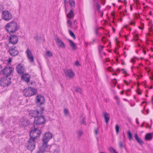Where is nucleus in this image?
Wrapping results in <instances>:
<instances>
[{"label": "nucleus", "mask_w": 153, "mask_h": 153, "mask_svg": "<svg viewBox=\"0 0 153 153\" xmlns=\"http://www.w3.org/2000/svg\"><path fill=\"white\" fill-rule=\"evenodd\" d=\"M20 28V26L17 22L12 21L7 23L5 26V29L11 35L15 33Z\"/></svg>", "instance_id": "obj_1"}, {"label": "nucleus", "mask_w": 153, "mask_h": 153, "mask_svg": "<svg viewBox=\"0 0 153 153\" xmlns=\"http://www.w3.org/2000/svg\"><path fill=\"white\" fill-rule=\"evenodd\" d=\"M52 138V134L51 133L48 132L45 134L42 139L43 145L40 149H43L44 150L49 149V146L47 145V143L48 141Z\"/></svg>", "instance_id": "obj_2"}, {"label": "nucleus", "mask_w": 153, "mask_h": 153, "mask_svg": "<svg viewBox=\"0 0 153 153\" xmlns=\"http://www.w3.org/2000/svg\"><path fill=\"white\" fill-rule=\"evenodd\" d=\"M40 131L34 126L32 128L31 130L30 133V138L35 140L41 134Z\"/></svg>", "instance_id": "obj_3"}, {"label": "nucleus", "mask_w": 153, "mask_h": 153, "mask_svg": "<svg viewBox=\"0 0 153 153\" xmlns=\"http://www.w3.org/2000/svg\"><path fill=\"white\" fill-rule=\"evenodd\" d=\"M14 71V68L9 66H6L2 70V74L5 76L9 77L13 74Z\"/></svg>", "instance_id": "obj_4"}, {"label": "nucleus", "mask_w": 153, "mask_h": 153, "mask_svg": "<svg viewBox=\"0 0 153 153\" xmlns=\"http://www.w3.org/2000/svg\"><path fill=\"white\" fill-rule=\"evenodd\" d=\"M23 94L26 97H31L35 95L36 93V90L31 87L24 89L22 91Z\"/></svg>", "instance_id": "obj_5"}, {"label": "nucleus", "mask_w": 153, "mask_h": 153, "mask_svg": "<svg viewBox=\"0 0 153 153\" xmlns=\"http://www.w3.org/2000/svg\"><path fill=\"white\" fill-rule=\"evenodd\" d=\"M11 83L10 77L4 76L2 77L0 80V85L2 87L8 86Z\"/></svg>", "instance_id": "obj_6"}, {"label": "nucleus", "mask_w": 153, "mask_h": 153, "mask_svg": "<svg viewBox=\"0 0 153 153\" xmlns=\"http://www.w3.org/2000/svg\"><path fill=\"white\" fill-rule=\"evenodd\" d=\"M13 18V16L8 10H6L2 12V19L6 21H10Z\"/></svg>", "instance_id": "obj_7"}, {"label": "nucleus", "mask_w": 153, "mask_h": 153, "mask_svg": "<svg viewBox=\"0 0 153 153\" xmlns=\"http://www.w3.org/2000/svg\"><path fill=\"white\" fill-rule=\"evenodd\" d=\"M35 140L33 139L30 138L27 141V148L31 151H33L35 149L36 145Z\"/></svg>", "instance_id": "obj_8"}, {"label": "nucleus", "mask_w": 153, "mask_h": 153, "mask_svg": "<svg viewBox=\"0 0 153 153\" xmlns=\"http://www.w3.org/2000/svg\"><path fill=\"white\" fill-rule=\"evenodd\" d=\"M45 122V120L44 117L38 116L34 119V123L36 125H41L44 124Z\"/></svg>", "instance_id": "obj_9"}, {"label": "nucleus", "mask_w": 153, "mask_h": 153, "mask_svg": "<svg viewBox=\"0 0 153 153\" xmlns=\"http://www.w3.org/2000/svg\"><path fill=\"white\" fill-rule=\"evenodd\" d=\"M8 51L10 55L13 56L17 55L19 53L18 50L16 46L10 47Z\"/></svg>", "instance_id": "obj_10"}, {"label": "nucleus", "mask_w": 153, "mask_h": 153, "mask_svg": "<svg viewBox=\"0 0 153 153\" xmlns=\"http://www.w3.org/2000/svg\"><path fill=\"white\" fill-rule=\"evenodd\" d=\"M16 68L17 72L19 74L22 75L24 74L25 69L23 65L19 64L17 65Z\"/></svg>", "instance_id": "obj_11"}, {"label": "nucleus", "mask_w": 153, "mask_h": 153, "mask_svg": "<svg viewBox=\"0 0 153 153\" xmlns=\"http://www.w3.org/2000/svg\"><path fill=\"white\" fill-rule=\"evenodd\" d=\"M45 101L44 97L41 95H38L36 97V102L38 105H42Z\"/></svg>", "instance_id": "obj_12"}, {"label": "nucleus", "mask_w": 153, "mask_h": 153, "mask_svg": "<svg viewBox=\"0 0 153 153\" xmlns=\"http://www.w3.org/2000/svg\"><path fill=\"white\" fill-rule=\"evenodd\" d=\"M30 75L27 73L23 74L22 75L21 77V80L26 82L27 83H28L30 82Z\"/></svg>", "instance_id": "obj_13"}, {"label": "nucleus", "mask_w": 153, "mask_h": 153, "mask_svg": "<svg viewBox=\"0 0 153 153\" xmlns=\"http://www.w3.org/2000/svg\"><path fill=\"white\" fill-rule=\"evenodd\" d=\"M30 123V121L27 119L22 118L20 120V124L23 127H25L29 125Z\"/></svg>", "instance_id": "obj_14"}, {"label": "nucleus", "mask_w": 153, "mask_h": 153, "mask_svg": "<svg viewBox=\"0 0 153 153\" xmlns=\"http://www.w3.org/2000/svg\"><path fill=\"white\" fill-rule=\"evenodd\" d=\"M26 53L28 58V59L31 62H34V58L33 56L32 53L29 48H27L26 51Z\"/></svg>", "instance_id": "obj_15"}, {"label": "nucleus", "mask_w": 153, "mask_h": 153, "mask_svg": "<svg viewBox=\"0 0 153 153\" xmlns=\"http://www.w3.org/2000/svg\"><path fill=\"white\" fill-rule=\"evenodd\" d=\"M18 41V37L15 35H10V43L15 44Z\"/></svg>", "instance_id": "obj_16"}, {"label": "nucleus", "mask_w": 153, "mask_h": 153, "mask_svg": "<svg viewBox=\"0 0 153 153\" xmlns=\"http://www.w3.org/2000/svg\"><path fill=\"white\" fill-rule=\"evenodd\" d=\"M52 153H60L61 150L59 146L54 145L52 147Z\"/></svg>", "instance_id": "obj_17"}, {"label": "nucleus", "mask_w": 153, "mask_h": 153, "mask_svg": "<svg viewBox=\"0 0 153 153\" xmlns=\"http://www.w3.org/2000/svg\"><path fill=\"white\" fill-rule=\"evenodd\" d=\"M66 76L70 78H72L75 74L71 70H67L65 71Z\"/></svg>", "instance_id": "obj_18"}, {"label": "nucleus", "mask_w": 153, "mask_h": 153, "mask_svg": "<svg viewBox=\"0 0 153 153\" xmlns=\"http://www.w3.org/2000/svg\"><path fill=\"white\" fill-rule=\"evenodd\" d=\"M57 45L61 48H65V45L64 42L60 40L59 38H56V41Z\"/></svg>", "instance_id": "obj_19"}, {"label": "nucleus", "mask_w": 153, "mask_h": 153, "mask_svg": "<svg viewBox=\"0 0 153 153\" xmlns=\"http://www.w3.org/2000/svg\"><path fill=\"white\" fill-rule=\"evenodd\" d=\"M39 113V111L38 110H36L33 111L32 112L30 113L29 115L30 117H34L35 119L38 116Z\"/></svg>", "instance_id": "obj_20"}, {"label": "nucleus", "mask_w": 153, "mask_h": 153, "mask_svg": "<svg viewBox=\"0 0 153 153\" xmlns=\"http://www.w3.org/2000/svg\"><path fill=\"white\" fill-rule=\"evenodd\" d=\"M103 116L105 120L106 123L107 124L108 123L109 120L110 118V115L109 113L106 112H103Z\"/></svg>", "instance_id": "obj_21"}, {"label": "nucleus", "mask_w": 153, "mask_h": 153, "mask_svg": "<svg viewBox=\"0 0 153 153\" xmlns=\"http://www.w3.org/2000/svg\"><path fill=\"white\" fill-rule=\"evenodd\" d=\"M74 16L73 10V9H71L70 10L69 12L67 14V17L68 18L72 19L74 18Z\"/></svg>", "instance_id": "obj_22"}, {"label": "nucleus", "mask_w": 153, "mask_h": 153, "mask_svg": "<svg viewBox=\"0 0 153 153\" xmlns=\"http://www.w3.org/2000/svg\"><path fill=\"white\" fill-rule=\"evenodd\" d=\"M134 137L135 140H136L137 142L138 143H139L140 145H142L143 144V141L142 140L141 138H139L138 137L137 133L135 134Z\"/></svg>", "instance_id": "obj_23"}, {"label": "nucleus", "mask_w": 153, "mask_h": 153, "mask_svg": "<svg viewBox=\"0 0 153 153\" xmlns=\"http://www.w3.org/2000/svg\"><path fill=\"white\" fill-rule=\"evenodd\" d=\"M152 134L150 133L147 134L145 136V140H149L152 139Z\"/></svg>", "instance_id": "obj_24"}, {"label": "nucleus", "mask_w": 153, "mask_h": 153, "mask_svg": "<svg viewBox=\"0 0 153 153\" xmlns=\"http://www.w3.org/2000/svg\"><path fill=\"white\" fill-rule=\"evenodd\" d=\"M68 41L70 44V46L73 50H75L76 48L74 42L71 40H69Z\"/></svg>", "instance_id": "obj_25"}, {"label": "nucleus", "mask_w": 153, "mask_h": 153, "mask_svg": "<svg viewBox=\"0 0 153 153\" xmlns=\"http://www.w3.org/2000/svg\"><path fill=\"white\" fill-rule=\"evenodd\" d=\"M76 132L77 134V136L79 138H80L83 134V131L81 130H79Z\"/></svg>", "instance_id": "obj_26"}, {"label": "nucleus", "mask_w": 153, "mask_h": 153, "mask_svg": "<svg viewBox=\"0 0 153 153\" xmlns=\"http://www.w3.org/2000/svg\"><path fill=\"white\" fill-rule=\"evenodd\" d=\"M69 2L71 6L73 7H75V2L74 0H70Z\"/></svg>", "instance_id": "obj_27"}, {"label": "nucleus", "mask_w": 153, "mask_h": 153, "mask_svg": "<svg viewBox=\"0 0 153 153\" xmlns=\"http://www.w3.org/2000/svg\"><path fill=\"white\" fill-rule=\"evenodd\" d=\"M75 91L76 92L81 93L82 92V90L81 88L79 86H77L76 87Z\"/></svg>", "instance_id": "obj_28"}, {"label": "nucleus", "mask_w": 153, "mask_h": 153, "mask_svg": "<svg viewBox=\"0 0 153 153\" xmlns=\"http://www.w3.org/2000/svg\"><path fill=\"white\" fill-rule=\"evenodd\" d=\"M127 134L128 137V139L130 140L132 139V134L129 131H128L127 132Z\"/></svg>", "instance_id": "obj_29"}, {"label": "nucleus", "mask_w": 153, "mask_h": 153, "mask_svg": "<svg viewBox=\"0 0 153 153\" xmlns=\"http://www.w3.org/2000/svg\"><path fill=\"white\" fill-rule=\"evenodd\" d=\"M69 32L70 35L75 39H76V37L73 32L71 30H69Z\"/></svg>", "instance_id": "obj_30"}, {"label": "nucleus", "mask_w": 153, "mask_h": 153, "mask_svg": "<svg viewBox=\"0 0 153 153\" xmlns=\"http://www.w3.org/2000/svg\"><path fill=\"white\" fill-rule=\"evenodd\" d=\"M46 54L47 56H48L51 57L53 55L52 53L49 51H47Z\"/></svg>", "instance_id": "obj_31"}, {"label": "nucleus", "mask_w": 153, "mask_h": 153, "mask_svg": "<svg viewBox=\"0 0 153 153\" xmlns=\"http://www.w3.org/2000/svg\"><path fill=\"white\" fill-rule=\"evenodd\" d=\"M115 128L116 132L117 134H118L119 131L120 126L118 124H117L115 127Z\"/></svg>", "instance_id": "obj_32"}, {"label": "nucleus", "mask_w": 153, "mask_h": 153, "mask_svg": "<svg viewBox=\"0 0 153 153\" xmlns=\"http://www.w3.org/2000/svg\"><path fill=\"white\" fill-rule=\"evenodd\" d=\"M85 116H84L83 118L82 119V122H81V124H83L84 125H86V123L85 121Z\"/></svg>", "instance_id": "obj_33"}, {"label": "nucleus", "mask_w": 153, "mask_h": 153, "mask_svg": "<svg viewBox=\"0 0 153 153\" xmlns=\"http://www.w3.org/2000/svg\"><path fill=\"white\" fill-rule=\"evenodd\" d=\"M119 147L121 149H122L123 147H124L125 146H123V142L121 141H120L119 143Z\"/></svg>", "instance_id": "obj_34"}, {"label": "nucleus", "mask_w": 153, "mask_h": 153, "mask_svg": "<svg viewBox=\"0 0 153 153\" xmlns=\"http://www.w3.org/2000/svg\"><path fill=\"white\" fill-rule=\"evenodd\" d=\"M47 150H48L47 149H46L45 150H44V149H40L36 153H43V150H44V151H47Z\"/></svg>", "instance_id": "obj_35"}, {"label": "nucleus", "mask_w": 153, "mask_h": 153, "mask_svg": "<svg viewBox=\"0 0 153 153\" xmlns=\"http://www.w3.org/2000/svg\"><path fill=\"white\" fill-rule=\"evenodd\" d=\"M4 9V6L2 4H0V13Z\"/></svg>", "instance_id": "obj_36"}, {"label": "nucleus", "mask_w": 153, "mask_h": 153, "mask_svg": "<svg viewBox=\"0 0 153 153\" xmlns=\"http://www.w3.org/2000/svg\"><path fill=\"white\" fill-rule=\"evenodd\" d=\"M109 150L111 152H113L114 153L116 151L112 147H111L109 149Z\"/></svg>", "instance_id": "obj_37"}, {"label": "nucleus", "mask_w": 153, "mask_h": 153, "mask_svg": "<svg viewBox=\"0 0 153 153\" xmlns=\"http://www.w3.org/2000/svg\"><path fill=\"white\" fill-rule=\"evenodd\" d=\"M103 47H104L103 46H101L99 48V51L100 53L102 51Z\"/></svg>", "instance_id": "obj_38"}, {"label": "nucleus", "mask_w": 153, "mask_h": 153, "mask_svg": "<svg viewBox=\"0 0 153 153\" xmlns=\"http://www.w3.org/2000/svg\"><path fill=\"white\" fill-rule=\"evenodd\" d=\"M44 107H40V114H42L43 113V111L44 110Z\"/></svg>", "instance_id": "obj_39"}, {"label": "nucleus", "mask_w": 153, "mask_h": 153, "mask_svg": "<svg viewBox=\"0 0 153 153\" xmlns=\"http://www.w3.org/2000/svg\"><path fill=\"white\" fill-rule=\"evenodd\" d=\"M75 65L77 66L80 65V64H79L78 61L77 60L75 62Z\"/></svg>", "instance_id": "obj_40"}, {"label": "nucleus", "mask_w": 153, "mask_h": 153, "mask_svg": "<svg viewBox=\"0 0 153 153\" xmlns=\"http://www.w3.org/2000/svg\"><path fill=\"white\" fill-rule=\"evenodd\" d=\"M100 5L99 3L97 4V7L98 10H100Z\"/></svg>", "instance_id": "obj_41"}, {"label": "nucleus", "mask_w": 153, "mask_h": 153, "mask_svg": "<svg viewBox=\"0 0 153 153\" xmlns=\"http://www.w3.org/2000/svg\"><path fill=\"white\" fill-rule=\"evenodd\" d=\"M68 23L70 26H71L72 25V22L69 20H68Z\"/></svg>", "instance_id": "obj_42"}, {"label": "nucleus", "mask_w": 153, "mask_h": 153, "mask_svg": "<svg viewBox=\"0 0 153 153\" xmlns=\"http://www.w3.org/2000/svg\"><path fill=\"white\" fill-rule=\"evenodd\" d=\"M112 82L113 83H115V85L116 84V83H117V81H116V79H115V78L113 79V81H112Z\"/></svg>", "instance_id": "obj_43"}, {"label": "nucleus", "mask_w": 153, "mask_h": 153, "mask_svg": "<svg viewBox=\"0 0 153 153\" xmlns=\"http://www.w3.org/2000/svg\"><path fill=\"white\" fill-rule=\"evenodd\" d=\"M98 29H95V34H96V35H98Z\"/></svg>", "instance_id": "obj_44"}, {"label": "nucleus", "mask_w": 153, "mask_h": 153, "mask_svg": "<svg viewBox=\"0 0 153 153\" xmlns=\"http://www.w3.org/2000/svg\"><path fill=\"white\" fill-rule=\"evenodd\" d=\"M64 113L65 115H66L68 113V110L66 109H65L64 110Z\"/></svg>", "instance_id": "obj_45"}, {"label": "nucleus", "mask_w": 153, "mask_h": 153, "mask_svg": "<svg viewBox=\"0 0 153 153\" xmlns=\"http://www.w3.org/2000/svg\"><path fill=\"white\" fill-rule=\"evenodd\" d=\"M130 24L131 25H133L134 26L135 25V22H131L130 23Z\"/></svg>", "instance_id": "obj_46"}, {"label": "nucleus", "mask_w": 153, "mask_h": 153, "mask_svg": "<svg viewBox=\"0 0 153 153\" xmlns=\"http://www.w3.org/2000/svg\"><path fill=\"white\" fill-rule=\"evenodd\" d=\"M98 130L97 129H95V134L96 135H97L98 134Z\"/></svg>", "instance_id": "obj_47"}, {"label": "nucleus", "mask_w": 153, "mask_h": 153, "mask_svg": "<svg viewBox=\"0 0 153 153\" xmlns=\"http://www.w3.org/2000/svg\"><path fill=\"white\" fill-rule=\"evenodd\" d=\"M122 71H123V73L124 74H126L127 73V72L125 70V69H122Z\"/></svg>", "instance_id": "obj_48"}, {"label": "nucleus", "mask_w": 153, "mask_h": 153, "mask_svg": "<svg viewBox=\"0 0 153 153\" xmlns=\"http://www.w3.org/2000/svg\"><path fill=\"white\" fill-rule=\"evenodd\" d=\"M136 123L137 124H139V120H138V118H136Z\"/></svg>", "instance_id": "obj_49"}, {"label": "nucleus", "mask_w": 153, "mask_h": 153, "mask_svg": "<svg viewBox=\"0 0 153 153\" xmlns=\"http://www.w3.org/2000/svg\"><path fill=\"white\" fill-rule=\"evenodd\" d=\"M115 99H117V100H118V101L119 102V97L118 96H115L114 97Z\"/></svg>", "instance_id": "obj_50"}, {"label": "nucleus", "mask_w": 153, "mask_h": 153, "mask_svg": "<svg viewBox=\"0 0 153 153\" xmlns=\"http://www.w3.org/2000/svg\"><path fill=\"white\" fill-rule=\"evenodd\" d=\"M124 82L125 83L126 85H128V82L126 81V80H124Z\"/></svg>", "instance_id": "obj_51"}, {"label": "nucleus", "mask_w": 153, "mask_h": 153, "mask_svg": "<svg viewBox=\"0 0 153 153\" xmlns=\"http://www.w3.org/2000/svg\"><path fill=\"white\" fill-rule=\"evenodd\" d=\"M131 62L133 63H134L135 62V61H134V59H131Z\"/></svg>", "instance_id": "obj_52"}, {"label": "nucleus", "mask_w": 153, "mask_h": 153, "mask_svg": "<svg viewBox=\"0 0 153 153\" xmlns=\"http://www.w3.org/2000/svg\"><path fill=\"white\" fill-rule=\"evenodd\" d=\"M34 39L36 40H39V37L38 36H36V37H35Z\"/></svg>", "instance_id": "obj_53"}, {"label": "nucleus", "mask_w": 153, "mask_h": 153, "mask_svg": "<svg viewBox=\"0 0 153 153\" xmlns=\"http://www.w3.org/2000/svg\"><path fill=\"white\" fill-rule=\"evenodd\" d=\"M102 41L103 43H105V42L104 40V38H102Z\"/></svg>", "instance_id": "obj_54"}, {"label": "nucleus", "mask_w": 153, "mask_h": 153, "mask_svg": "<svg viewBox=\"0 0 153 153\" xmlns=\"http://www.w3.org/2000/svg\"><path fill=\"white\" fill-rule=\"evenodd\" d=\"M109 60L107 59V58H106L105 59V60L104 61V62H109Z\"/></svg>", "instance_id": "obj_55"}, {"label": "nucleus", "mask_w": 153, "mask_h": 153, "mask_svg": "<svg viewBox=\"0 0 153 153\" xmlns=\"http://www.w3.org/2000/svg\"><path fill=\"white\" fill-rule=\"evenodd\" d=\"M137 93L138 94H140V95H141V92H140V91H137Z\"/></svg>", "instance_id": "obj_56"}, {"label": "nucleus", "mask_w": 153, "mask_h": 153, "mask_svg": "<svg viewBox=\"0 0 153 153\" xmlns=\"http://www.w3.org/2000/svg\"><path fill=\"white\" fill-rule=\"evenodd\" d=\"M11 61H12L11 59H10L8 60V63L10 64L11 62Z\"/></svg>", "instance_id": "obj_57"}, {"label": "nucleus", "mask_w": 153, "mask_h": 153, "mask_svg": "<svg viewBox=\"0 0 153 153\" xmlns=\"http://www.w3.org/2000/svg\"><path fill=\"white\" fill-rule=\"evenodd\" d=\"M136 36L137 37V38L136 39H135V40L136 41H137L138 39L139 38H138V35H137Z\"/></svg>", "instance_id": "obj_58"}, {"label": "nucleus", "mask_w": 153, "mask_h": 153, "mask_svg": "<svg viewBox=\"0 0 153 153\" xmlns=\"http://www.w3.org/2000/svg\"><path fill=\"white\" fill-rule=\"evenodd\" d=\"M136 17L137 18H138L140 17V14H137V15L136 16Z\"/></svg>", "instance_id": "obj_59"}, {"label": "nucleus", "mask_w": 153, "mask_h": 153, "mask_svg": "<svg viewBox=\"0 0 153 153\" xmlns=\"http://www.w3.org/2000/svg\"><path fill=\"white\" fill-rule=\"evenodd\" d=\"M64 3L65 4H66L67 2V0H64Z\"/></svg>", "instance_id": "obj_60"}, {"label": "nucleus", "mask_w": 153, "mask_h": 153, "mask_svg": "<svg viewBox=\"0 0 153 153\" xmlns=\"http://www.w3.org/2000/svg\"><path fill=\"white\" fill-rule=\"evenodd\" d=\"M120 94H123V91H122L120 92Z\"/></svg>", "instance_id": "obj_61"}, {"label": "nucleus", "mask_w": 153, "mask_h": 153, "mask_svg": "<svg viewBox=\"0 0 153 153\" xmlns=\"http://www.w3.org/2000/svg\"><path fill=\"white\" fill-rule=\"evenodd\" d=\"M143 52L144 54H146V51H145L143 50Z\"/></svg>", "instance_id": "obj_62"}, {"label": "nucleus", "mask_w": 153, "mask_h": 153, "mask_svg": "<svg viewBox=\"0 0 153 153\" xmlns=\"http://www.w3.org/2000/svg\"><path fill=\"white\" fill-rule=\"evenodd\" d=\"M120 102V100H119V102L118 101V100H117V103L118 105L119 104Z\"/></svg>", "instance_id": "obj_63"}, {"label": "nucleus", "mask_w": 153, "mask_h": 153, "mask_svg": "<svg viewBox=\"0 0 153 153\" xmlns=\"http://www.w3.org/2000/svg\"><path fill=\"white\" fill-rule=\"evenodd\" d=\"M130 10L132 11V8L131 6H130Z\"/></svg>", "instance_id": "obj_64"}]
</instances>
